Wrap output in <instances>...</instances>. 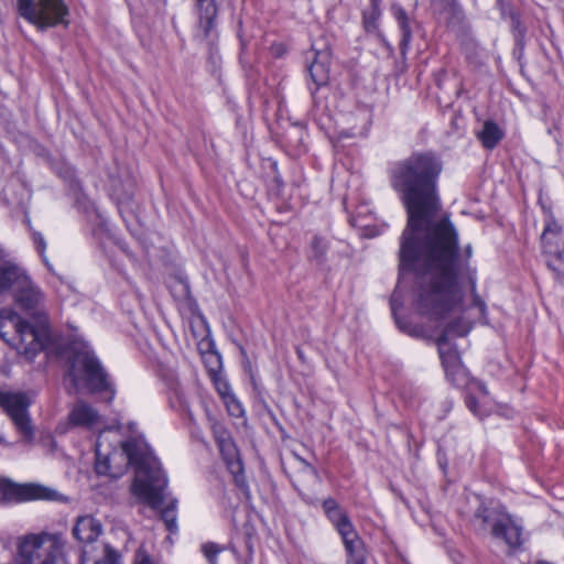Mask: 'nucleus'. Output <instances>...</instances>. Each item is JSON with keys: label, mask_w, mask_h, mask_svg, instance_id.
Masks as SVG:
<instances>
[{"label": "nucleus", "mask_w": 564, "mask_h": 564, "mask_svg": "<svg viewBox=\"0 0 564 564\" xmlns=\"http://www.w3.org/2000/svg\"><path fill=\"white\" fill-rule=\"evenodd\" d=\"M442 170V161L430 151L413 152L389 167L390 185L400 196L408 214V224L401 237L405 261L415 258L411 235L417 232L425 234V252L430 258L447 262L455 250L456 228L442 210L437 193Z\"/></svg>", "instance_id": "nucleus-1"}, {"label": "nucleus", "mask_w": 564, "mask_h": 564, "mask_svg": "<svg viewBox=\"0 0 564 564\" xmlns=\"http://www.w3.org/2000/svg\"><path fill=\"white\" fill-rule=\"evenodd\" d=\"M425 234L411 235V245L415 252L413 260L405 261L400 246V271L403 276L405 271L416 275L417 310L422 314L442 317L445 313L458 307L463 300L462 281L467 279L473 294V305L485 311V303L476 293V270L469 265L473 248L467 245L463 259L458 256V232L456 231V246L447 262L433 259L425 252Z\"/></svg>", "instance_id": "nucleus-2"}, {"label": "nucleus", "mask_w": 564, "mask_h": 564, "mask_svg": "<svg viewBox=\"0 0 564 564\" xmlns=\"http://www.w3.org/2000/svg\"><path fill=\"white\" fill-rule=\"evenodd\" d=\"M108 433L111 431H102L96 442V473L116 478L128 465H133V494L153 509L160 508L167 478L147 442L141 437H131L121 442V449H118L108 443Z\"/></svg>", "instance_id": "nucleus-3"}, {"label": "nucleus", "mask_w": 564, "mask_h": 564, "mask_svg": "<svg viewBox=\"0 0 564 564\" xmlns=\"http://www.w3.org/2000/svg\"><path fill=\"white\" fill-rule=\"evenodd\" d=\"M13 293L14 301L25 312L37 317V326L23 321L11 310L0 311V336L29 360L40 352L48 340L44 294L23 271Z\"/></svg>", "instance_id": "nucleus-4"}, {"label": "nucleus", "mask_w": 564, "mask_h": 564, "mask_svg": "<svg viewBox=\"0 0 564 564\" xmlns=\"http://www.w3.org/2000/svg\"><path fill=\"white\" fill-rule=\"evenodd\" d=\"M73 357L68 370V377L72 380L75 392L82 388L91 393L109 392V400L115 395V390L108 379L104 367L101 366L89 345L84 340H74L72 344Z\"/></svg>", "instance_id": "nucleus-5"}, {"label": "nucleus", "mask_w": 564, "mask_h": 564, "mask_svg": "<svg viewBox=\"0 0 564 564\" xmlns=\"http://www.w3.org/2000/svg\"><path fill=\"white\" fill-rule=\"evenodd\" d=\"M65 545L59 532L25 534L18 541V564H65Z\"/></svg>", "instance_id": "nucleus-6"}, {"label": "nucleus", "mask_w": 564, "mask_h": 564, "mask_svg": "<svg viewBox=\"0 0 564 564\" xmlns=\"http://www.w3.org/2000/svg\"><path fill=\"white\" fill-rule=\"evenodd\" d=\"M17 12L37 30L69 24V9L64 0H17Z\"/></svg>", "instance_id": "nucleus-7"}, {"label": "nucleus", "mask_w": 564, "mask_h": 564, "mask_svg": "<svg viewBox=\"0 0 564 564\" xmlns=\"http://www.w3.org/2000/svg\"><path fill=\"white\" fill-rule=\"evenodd\" d=\"M474 519L480 523L481 529L491 523V534L495 539L502 540L509 547H518L521 544L522 529L507 514L497 516L495 511L480 506Z\"/></svg>", "instance_id": "nucleus-8"}, {"label": "nucleus", "mask_w": 564, "mask_h": 564, "mask_svg": "<svg viewBox=\"0 0 564 564\" xmlns=\"http://www.w3.org/2000/svg\"><path fill=\"white\" fill-rule=\"evenodd\" d=\"M541 242L544 253L554 258L547 260V267L560 276L564 263V228L551 213L545 215Z\"/></svg>", "instance_id": "nucleus-9"}, {"label": "nucleus", "mask_w": 564, "mask_h": 564, "mask_svg": "<svg viewBox=\"0 0 564 564\" xmlns=\"http://www.w3.org/2000/svg\"><path fill=\"white\" fill-rule=\"evenodd\" d=\"M326 516L343 539L348 553V564H365L362 541L359 539L347 513L339 507Z\"/></svg>", "instance_id": "nucleus-10"}, {"label": "nucleus", "mask_w": 564, "mask_h": 564, "mask_svg": "<svg viewBox=\"0 0 564 564\" xmlns=\"http://www.w3.org/2000/svg\"><path fill=\"white\" fill-rule=\"evenodd\" d=\"M0 404L8 412L17 430L29 440L32 437V426L28 414L29 401L23 393H1Z\"/></svg>", "instance_id": "nucleus-11"}, {"label": "nucleus", "mask_w": 564, "mask_h": 564, "mask_svg": "<svg viewBox=\"0 0 564 564\" xmlns=\"http://www.w3.org/2000/svg\"><path fill=\"white\" fill-rule=\"evenodd\" d=\"M54 492L40 485H19L0 478V502H20L34 499H53Z\"/></svg>", "instance_id": "nucleus-12"}, {"label": "nucleus", "mask_w": 564, "mask_h": 564, "mask_svg": "<svg viewBox=\"0 0 564 564\" xmlns=\"http://www.w3.org/2000/svg\"><path fill=\"white\" fill-rule=\"evenodd\" d=\"M198 14L195 39L212 46L217 39L215 19L217 17L216 0H194Z\"/></svg>", "instance_id": "nucleus-13"}, {"label": "nucleus", "mask_w": 564, "mask_h": 564, "mask_svg": "<svg viewBox=\"0 0 564 564\" xmlns=\"http://www.w3.org/2000/svg\"><path fill=\"white\" fill-rule=\"evenodd\" d=\"M215 441L218 445L219 452L225 460L229 471L235 476L236 481H239V477L242 475L243 466L239 457L238 449L231 440L229 432L217 422L212 425Z\"/></svg>", "instance_id": "nucleus-14"}, {"label": "nucleus", "mask_w": 564, "mask_h": 564, "mask_svg": "<svg viewBox=\"0 0 564 564\" xmlns=\"http://www.w3.org/2000/svg\"><path fill=\"white\" fill-rule=\"evenodd\" d=\"M102 532L101 521L93 514L77 517L73 527V536L83 544H93Z\"/></svg>", "instance_id": "nucleus-15"}, {"label": "nucleus", "mask_w": 564, "mask_h": 564, "mask_svg": "<svg viewBox=\"0 0 564 564\" xmlns=\"http://www.w3.org/2000/svg\"><path fill=\"white\" fill-rule=\"evenodd\" d=\"M69 423L87 430H95L101 426L102 420L98 411L87 402L77 401L68 414Z\"/></svg>", "instance_id": "nucleus-16"}, {"label": "nucleus", "mask_w": 564, "mask_h": 564, "mask_svg": "<svg viewBox=\"0 0 564 564\" xmlns=\"http://www.w3.org/2000/svg\"><path fill=\"white\" fill-rule=\"evenodd\" d=\"M308 72L317 88L325 86L329 80V53L327 51L316 52Z\"/></svg>", "instance_id": "nucleus-17"}, {"label": "nucleus", "mask_w": 564, "mask_h": 564, "mask_svg": "<svg viewBox=\"0 0 564 564\" xmlns=\"http://www.w3.org/2000/svg\"><path fill=\"white\" fill-rule=\"evenodd\" d=\"M82 564H119L120 555L110 545H104L100 555H93L87 549L83 550Z\"/></svg>", "instance_id": "nucleus-18"}, {"label": "nucleus", "mask_w": 564, "mask_h": 564, "mask_svg": "<svg viewBox=\"0 0 564 564\" xmlns=\"http://www.w3.org/2000/svg\"><path fill=\"white\" fill-rule=\"evenodd\" d=\"M477 137L484 148L492 150L503 138V131L494 121H486L477 132Z\"/></svg>", "instance_id": "nucleus-19"}, {"label": "nucleus", "mask_w": 564, "mask_h": 564, "mask_svg": "<svg viewBox=\"0 0 564 564\" xmlns=\"http://www.w3.org/2000/svg\"><path fill=\"white\" fill-rule=\"evenodd\" d=\"M437 347L444 370L460 364L459 354L452 347L449 340H447V335H441L437 338Z\"/></svg>", "instance_id": "nucleus-20"}, {"label": "nucleus", "mask_w": 564, "mask_h": 564, "mask_svg": "<svg viewBox=\"0 0 564 564\" xmlns=\"http://www.w3.org/2000/svg\"><path fill=\"white\" fill-rule=\"evenodd\" d=\"M23 270L17 265L0 264V293L4 291H14L18 280Z\"/></svg>", "instance_id": "nucleus-21"}, {"label": "nucleus", "mask_w": 564, "mask_h": 564, "mask_svg": "<svg viewBox=\"0 0 564 564\" xmlns=\"http://www.w3.org/2000/svg\"><path fill=\"white\" fill-rule=\"evenodd\" d=\"M393 14L395 20L398 21L399 28L401 30V42L400 46L401 50L404 51L412 37V31L410 26V19L406 14V12L401 7H393Z\"/></svg>", "instance_id": "nucleus-22"}, {"label": "nucleus", "mask_w": 564, "mask_h": 564, "mask_svg": "<svg viewBox=\"0 0 564 564\" xmlns=\"http://www.w3.org/2000/svg\"><path fill=\"white\" fill-rule=\"evenodd\" d=\"M328 250V241L326 238L321 236H314L311 242L310 260L317 264H322L326 261V253Z\"/></svg>", "instance_id": "nucleus-23"}, {"label": "nucleus", "mask_w": 564, "mask_h": 564, "mask_svg": "<svg viewBox=\"0 0 564 564\" xmlns=\"http://www.w3.org/2000/svg\"><path fill=\"white\" fill-rule=\"evenodd\" d=\"M470 329H471L470 322H468L464 318H458L456 321L451 322L446 326V328L442 335H447V340H449L451 337H453V336H459V337L466 336L470 332Z\"/></svg>", "instance_id": "nucleus-24"}, {"label": "nucleus", "mask_w": 564, "mask_h": 564, "mask_svg": "<svg viewBox=\"0 0 564 564\" xmlns=\"http://www.w3.org/2000/svg\"><path fill=\"white\" fill-rule=\"evenodd\" d=\"M161 518L170 532L173 533L177 531L176 500L171 501L165 508L162 509Z\"/></svg>", "instance_id": "nucleus-25"}, {"label": "nucleus", "mask_w": 564, "mask_h": 564, "mask_svg": "<svg viewBox=\"0 0 564 564\" xmlns=\"http://www.w3.org/2000/svg\"><path fill=\"white\" fill-rule=\"evenodd\" d=\"M445 375L447 379L456 387H463L467 383V375L462 362L451 367V369H446Z\"/></svg>", "instance_id": "nucleus-26"}, {"label": "nucleus", "mask_w": 564, "mask_h": 564, "mask_svg": "<svg viewBox=\"0 0 564 564\" xmlns=\"http://www.w3.org/2000/svg\"><path fill=\"white\" fill-rule=\"evenodd\" d=\"M380 15L381 11L379 8L368 9L364 12V25L368 32H372L378 29Z\"/></svg>", "instance_id": "nucleus-27"}, {"label": "nucleus", "mask_w": 564, "mask_h": 564, "mask_svg": "<svg viewBox=\"0 0 564 564\" xmlns=\"http://www.w3.org/2000/svg\"><path fill=\"white\" fill-rule=\"evenodd\" d=\"M221 549L214 542H207L202 545V552L208 560L209 564H217V555Z\"/></svg>", "instance_id": "nucleus-28"}, {"label": "nucleus", "mask_w": 564, "mask_h": 564, "mask_svg": "<svg viewBox=\"0 0 564 564\" xmlns=\"http://www.w3.org/2000/svg\"><path fill=\"white\" fill-rule=\"evenodd\" d=\"M32 240L35 245L36 250L39 251L41 258L44 262H47L45 250H46V241L43 235L39 231L32 230Z\"/></svg>", "instance_id": "nucleus-29"}, {"label": "nucleus", "mask_w": 564, "mask_h": 564, "mask_svg": "<svg viewBox=\"0 0 564 564\" xmlns=\"http://www.w3.org/2000/svg\"><path fill=\"white\" fill-rule=\"evenodd\" d=\"M397 308H398V303H397V295L395 293L392 295V299H391V311H392V314L393 316L395 317V322L397 324L399 325V327L403 330V332H406V333H410V334H413L412 333V329L408 328V326L403 323H401V321L397 317Z\"/></svg>", "instance_id": "nucleus-30"}, {"label": "nucleus", "mask_w": 564, "mask_h": 564, "mask_svg": "<svg viewBox=\"0 0 564 564\" xmlns=\"http://www.w3.org/2000/svg\"><path fill=\"white\" fill-rule=\"evenodd\" d=\"M466 405L467 408L477 416H482L484 412L480 410L478 401L475 397L468 395L466 398Z\"/></svg>", "instance_id": "nucleus-31"}, {"label": "nucleus", "mask_w": 564, "mask_h": 564, "mask_svg": "<svg viewBox=\"0 0 564 564\" xmlns=\"http://www.w3.org/2000/svg\"><path fill=\"white\" fill-rule=\"evenodd\" d=\"M270 52L274 57H282L285 54L286 48L282 43H273L270 46Z\"/></svg>", "instance_id": "nucleus-32"}, {"label": "nucleus", "mask_w": 564, "mask_h": 564, "mask_svg": "<svg viewBox=\"0 0 564 564\" xmlns=\"http://www.w3.org/2000/svg\"><path fill=\"white\" fill-rule=\"evenodd\" d=\"M338 508H339V506L332 498H328V499L324 500V502H323V509H324L326 514L332 512L333 510L338 509Z\"/></svg>", "instance_id": "nucleus-33"}, {"label": "nucleus", "mask_w": 564, "mask_h": 564, "mask_svg": "<svg viewBox=\"0 0 564 564\" xmlns=\"http://www.w3.org/2000/svg\"><path fill=\"white\" fill-rule=\"evenodd\" d=\"M134 564H152L150 557L144 552H139Z\"/></svg>", "instance_id": "nucleus-34"}, {"label": "nucleus", "mask_w": 564, "mask_h": 564, "mask_svg": "<svg viewBox=\"0 0 564 564\" xmlns=\"http://www.w3.org/2000/svg\"><path fill=\"white\" fill-rule=\"evenodd\" d=\"M476 386H477V388L479 389V391H481L484 394H487V393H488L487 388H486V386H485L484 383H481V382H476Z\"/></svg>", "instance_id": "nucleus-35"}, {"label": "nucleus", "mask_w": 564, "mask_h": 564, "mask_svg": "<svg viewBox=\"0 0 564 564\" xmlns=\"http://www.w3.org/2000/svg\"><path fill=\"white\" fill-rule=\"evenodd\" d=\"M301 462L304 464V466L310 470L312 471L313 474H315V469L307 463L305 462L304 459H301Z\"/></svg>", "instance_id": "nucleus-36"}, {"label": "nucleus", "mask_w": 564, "mask_h": 564, "mask_svg": "<svg viewBox=\"0 0 564 564\" xmlns=\"http://www.w3.org/2000/svg\"><path fill=\"white\" fill-rule=\"evenodd\" d=\"M380 0H370V9L379 8Z\"/></svg>", "instance_id": "nucleus-37"}, {"label": "nucleus", "mask_w": 564, "mask_h": 564, "mask_svg": "<svg viewBox=\"0 0 564 564\" xmlns=\"http://www.w3.org/2000/svg\"><path fill=\"white\" fill-rule=\"evenodd\" d=\"M241 412V408L239 404H236L235 406V410H232V414L235 415H239V413Z\"/></svg>", "instance_id": "nucleus-38"}]
</instances>
